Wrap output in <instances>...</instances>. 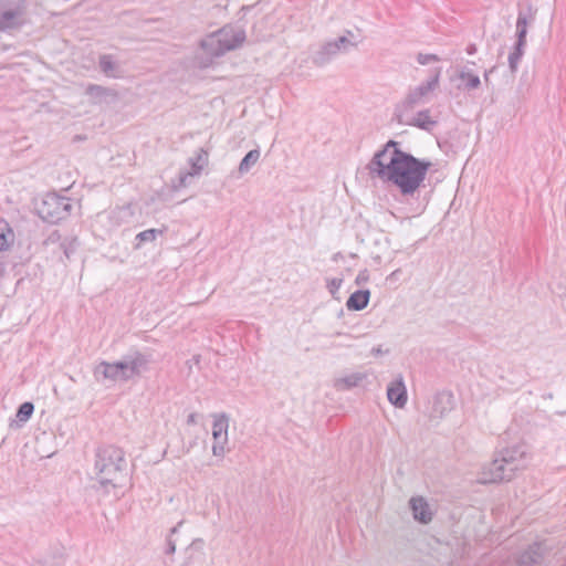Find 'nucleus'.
<instances>
[{
    "instance_id": "nucleus-1",
    "label": "nucleus",
    "mask_w": 566,
    "mask_h": 566,
    "mask_svg": "<svg viewBox=\"0 0 566 566\" xmlns=\"http://www.w3.org/2000/svg\"><path fill=\"white\" fill-rule=\"evenodd\" d=\"M431 166V161L403 151L398 142L388 140L374 154L366 170L370 179L396 187L403 197H413Z\"/></svg>"
},
{
    "instance_id": "nucleus-2",
    "label": "nucleus",
    "mask_w": 566,
    "mask_h": 566,
    "mask_svg": "<svg viewBox=\"0 0 566 566\" xmlns=\"http://www.w3.org/2000/svg\"><path fill=\"white\" fill-rule=\"evenodd\" d=\"M95 471L96 480L106 492L122 488L126 478L124 451L114 446L99 448L96 452Z\"/></svg>"
},
{
    "instance_id": "nucleus-3",
    "label": "nucleus",
    "mask_w": 566,
    "mask_h": 566,
    "mask_svg": "<svg viewBox=\"0 0 566 566\" xmlns=\"http://www.w3.org/2000/svg\"><path fill=\"white\" fill-rule=\"evenodd\" d=\"M245 31L237 25L226 24L221 29L209 33L200 41V48L209 56V60L201 61V67H208L212 59L220 57L229 51H234L245 42Z\"/></svg>"
},
{
    "instance_id": "nucleus-4",
    "label": "nucleus",
    "mask_w": 566,
    "mask_h": 566,
    "mask_svg": "<svg viewBox=\"0 0 566 566\" xmlns=\"http://www.w3.org/2000/svg\"><path fill=\"white\" fill-rule=\"evenodd\" d=\"M440 77L441 67H436L428 81L409 90L403 101L398 105V113H408L417 106L424 104L429 99L430 94L438 88Z\"/></svg>"
},
{
    "instance_id": "nucleus-5",
    "label": "nucleus",
    "mask_w": 566,
    "mask_h": 566,
    "mask_svg": "<svg viewBox=\"0 0 566 566\" xmlns=\"http://www.w3.org/2000/svg\"><path fill=\"white\" fill-rule=\"evenodd\" d=\"M27 0H0V31L18 30L27 23Z\"/></svg>"
},
{
    "instance_id": "nucleus-6",
    "label": "nucleus",
    "mask_w": 566,
    "mask_h": 566,
    "mask_svg": "<svg viewBox=\"0 0 566 566\" xmlns=\"http://www.w3.org/2000/svg\"><path fill=\"white\" fill-rule=\"evenodd\" d=\"M114 363L116 364L120 381H128L140 376L148 369L150 357L138 350H134L124 355L120 360Z\"/></svg>"
},
{
    "instance_id": "nucleus-7",
    "label": "nucleus",
    "mask_w": 566,
    "mask_h": 566,
    "mask_svg": "<svg viewBox=\"0 0 566 566\" xmlns=\"http://www.w3.org/2000/svg\"><path fill=\"white\" fill-rule=\"evenodd\" d=\"M71 208L72 205L67 198L49 193L39 206L38 213L44 221L56 223L70 214Z\"/></svg>"
},
{
    "instance_id": "nucleus-8",
    "label": "nucleus",
    "mask_w": 566,
    "mask_h": 566,
    "mask_svg": "<svg viewBox=\"0 0 566 566\" xmlns=\"http://www.w3.org/2000/svg\"><path fill=\"white\" fill-rule=\"evenodd\" d=\"M345 33V35H342L336 40L324 43L314 54L313 63L317 66H323L338 53L348 52L350 49L356 48L357 43L352 41L354 33L350 30H346Z\"/></svg>"
},
{
    "instance_id": "nucleus-9",
    "label": "nucleus",
    "mask_w": 566,
    "mask_h": 566,
    "mask_svg": "<svg viewBox=\"0 0 566 566\" xmlns=\"http://www.w3.org/2000/svg\"><path fill=\"white\" fill-rule=\"evenodd\" d=\"M228 428L229 418L224 413L214 416L212 424V453L214 457H223L226 453V446L228 443Z\"/></svg>"
},
{
    "instance_id": "nucleus-10",
    "label": "nucleus",
    "mask_w": 566,
    "mask_h": 566,
    "mask_svg": "<svg viewBox=\"0 0 566 566\" xmlns=\"http://www.w3.org/2000/svg\"><path fill=\"white\" fill-rule=\"evenodd\" d=\"M515 474V471H509V465L502 461L497 454L496 458L484 468L482 472V483H497L502 481H510Z\"/></svg>"
},
{
    "instance_id": "nucleus-11",
    "label": "nucleus",
    "mask_w": 566,
    "mask_h": 566,
    "mask_svg": "<svg viewBox=\"0 0 566 566\" xmlns=\"http://www.w3.org/2000/svg\"><path fill=\"white\" fill-rule=\"evenodd\" d=\"M526 454L527 451L525 444H514L499 452V455L502 458V461H504L509 465V471L515 472L525 467Z\"/></svg>"
},
{
    "instance_id": "nucleus-12",
    "label": "nucleus",
    "mask_w": 566,
    "mask_h": 566,
    "mask_svg": "<svg viewBox=\"0 0 566 566\" xmlns=\"http://www.w3.org/2000/svg\"><path fill=\"white\" fill-rule=\"evenodd\" d=\"M453 80L459 81L457 88L464 92H472L481 86L480 76L465 65L457 69Z\"/></svg>"
},
{
    "instance_id": "nucleus-13",
    "label": "nucleus",
    "mask_w": 566,
    "mask_h": 566,
    "mask_svg": "<svg viewBox=\"0 0 566 566\" xmlns=\"http://www.w3.org/2000/svg\"><path fill=\"white\" fill-rule=\"evenodd\" d=\"M387 398L397 408H403L408 400L407 388L402 375H398L387 388Z\"/></svg>"
},
{
    "instance_id": "nucleus-14",
    "label": "nucleus",
    "mask_w": 566,
    "mask_h": 566,
    "mask_svg": "<svg viewBox=\"0 0 566 566\" xmlns=\"http://www.w3.org/2000/svg\"><path fill=\"white\" fill-rule=\"evenodd\" d=\"M93 376L97 382L114 384L120 381L115 363L101 361L93 369Z\"/></svg>"
},
{
    "instance_id": "nucleus-15",
    "label": "nucleus",
    "mask_w": 566,
    "mask_h": 566,
    "mask_svg": "<svg viewBox=\"0 0 566 566\" xmlns=\"http://www.w3.org/2000/svg\"><path fill=\"white\" fill-rule=\"evenodd\" d=\"M409 505L415 520L423 524H427L432 520V513L429 504L422 496L411 497Z\"/></svg>"
},
{
    "instance_id": "nucleus-16",
    "label": "nucleus",
    "mask_w": 566,
    "mask_h": 566,
    "mask_svg": "<svg viewBox=\"0 0 566 566\" xmlns=\"http://www.w3.org/2000/svg\"><path fill=\"white\" fill-rule=\"evenodd\" d=\"M405 114L406 113L398 114L400 123L416 126L424 130H430L437 124V122L431 118L429 109L418 112L411 119H405Z\"/></svg>"
},
{
    "instance_id": "nucleus-17",
    "label": "nucleus",
    "mask_w": 566,
    "mask_h": 566,
    "mask_svg": "<svg viewBox=\"0 0 566 566\" xmlns=\"http://www.w3.org/2000/svg\"><path fill=\"white\" fill-rule=\"evenodd\" d=\"M367 373L357 371L338 377L334 380V388L338 391L350 390L358 387L367 379Z\"/></svg>"
},
{
    "instance_id": "nucleus-18",
    "label": "nucleus",
    "mask_w": 566,
    "mask_h": 566,
    "mask_svg": "<svg viewBox=\"0 0 566 566\" xmlns=\"http://www.w3.org/2000/svg\"><path fill=\"white\" fill-rule=\"evenodd\" d=\"M453 409V395L448 391L439 392L434 397L433 412L439 417H443Z\"/></svg>"
},
{
    "instance_id": "nucleus-19",
    "label": "nucleus",
    "mask_w": 566,
    "mask_h": 566,
    "mask_svg": "<svg viewBox=\"0 0 566 566\" xmlns=\"http://www.w3.org/2000/svg\"><path fill=\"white\" fill-rule=\"evenodd\" d=\"M541 562V545L534 544L520 556L517 566H538Z\"/></svg>"
},
{
    "instance_id": "nucleus-20",
    "label": "nucleus",
    "mask_w": 566,
    "mask_h": 566,
    "mask_svg": "<svg viewBox=\"0 0 566 566\" xmlns=\"http://www.w3.org/2000/svg\"><path fill=\"white\" fill-rule=\"evenodd\" d=\"M369 298V290H358L348 297L346 307L349 311H361L368 305Z\"/></svg>"
},
{
    "instance_id": "nucleus-21",
    "label": "nucleus",
    "mask_w": 566,
    "mask_h": 566,
    "mask_svg": "<svg viewBox=\"0 0 566 566\" xmlns=\"http://www.w3.org/2000/svg\"><path fill=\"white\" fill-rule=\"evenodd\" d=\"M209 161V153L205 148H199L193 156L188 159L191 167V174L199 176Z\"/></svg>"
},
{
    "instance_id": "nucleus-22",
    "label": "nucleus",
    "mask_w": 566,
    "mask_h": 566,
    "mask_svg": "<svg viewBox=\"0 0 566 566\" xmlns=\"http://www.w3.org/2000/svg\"><path fill=\"white\" fill-rule=\"evenodd\" d=\"M14 232L6 221H0V252L9 250L14 243Z\"/></svg>"
},
{
    "instance_id": "nucleus-23",
    "label": "nucleus",
    "mask_w": 566,
    "mask_h": 566,
    "mask_svg": "<svg viewBox=\"0 0 566 566\" xmlns=\"http://www.w3.org/2000/svg\"><path fill=\"white\" fill-rule=\"evenodd\" d=\"M260 155L261 154L259 149L250 150L239 164V175L242 176L244 174H248L250 169L259 161Z\"/></svg>"
},
{
    "instance_id": "nucleus-24",
    "label": "nucleus",
    "mask_w": 566,
    "mask_h": 566,
    "mask_svg": "<svg viewBox=\"0 0 566 566\" xmlns=\"http://www.w3.org/2000/svg\"><path fill=\"white\" fill-rule=\"evenodd\" d=\"M534 20V15L531 13L530 17L526 14L520 12L517 20H516V35L517 39H520V43H522V40H526L527 34V25L530 22Z\"/></svg>"
},
{
    "instance_id": "nucleus-25",
    "label": "nucleus",
    "mask_w": 566,
    "mask_h": 566,
    "mask_svg": "<svg viewBox=\"0 0 566 566\" xmlns=\"http://www.w3.org/2000/svg\"><path fill=\"white\" fill-rule=\"evenodd\" d=\"M164 233V230L159 229H147L142 232H139L136 237V244L135 249H139L143 243L145 242H154L158 235H161Z\"/></svg>"
},
{
    "instance_id": "nucleus-26",
    "label": "nucleus",
    "mask_w": 566,
    "mask_h": 566,
    "mask_svg": "<svg viewBox=\"0 0 566 566\" xmlns=\"http://www.w3.org/2000/svg\"><path fill=\"white\" fill-rule=\"evenodd\" d=\"M525 44L526 40H522V43H520V39H517L514 51L509 55V64L512 72H515L517 69V64L523 55V49Z\"/></svg>"
},
{
    "instance_id": "nucleus-27",
    "label": "nucleus",
    "mask_w": 566,
    "mask_h": 566,
    "mask_svg": "<svg viewBox=\"0 0 566 566\" xmlns=\"http://www.w3.org/2000/svg\"><path fill=\"white\" fill-rule=\"evenodd\" d=\"M33 411H34L33 403L25 401L22 405H20V407L18 408L15 417L19 422L24 423L31 418Z\"/></svg>"
},
{
    "instance_id": "nucleus-28",
    "label": "nucleus",
    "mask_w": 566,
    "mask_h": 566,
    "mask_svg": "<svg viewBox=\"0 0 566 566\" xmlns=\"http://www.w3.org/2000/svg\"><path fill=\"white\" fill-rule=\"evenodd\" d=\"M99 67L103 73L107 76L113 75V71L116 69V63L113 61L111 55L104 54L99 57Z\"/></svg>"
},
{
    "instance_id": "nucleus-29",
    "label": "nucleus",
    "mask_w": 566,
    "mask_h": 566,
    "mask_svg": "<svg viewBox=\"0 0 566 566\" xmlns=\"http://www.w3.org/2000/svg\"><path fill=\"white\" fill-rule=\"evenodd\" d=\"M108 88L96 84H90L86 88V94L92 97H103L108 95Z\"/></svg>"
},
{
    "instance_id": "nucleus-30",
    "label": "nucleus",
    "mask_w": 566,
    "mask_h": 566,
    "mask_svg": "<svg viewBox=\"0 0 566 566\" xmlns=\"http://www.w3.org/2000/svg\"><path fill=\"white\" fill-rule=\"evenodd\" d=\"M417 62L421 65H427L432 62H439L440 57L437 54H424V53H418L417 55Z\"/></svg>"
},
{
    "instance_id": "nucleus-31",
    "label": "nucleus",
    "mask_w": 566,
    "mask_h": 566,
    "mask_svg": "<svg viewBox=\"0 0 566 566\" xmlns=\"http://www.w3.org/2000/svg\"><path fill=\"white\" fill-rule=\"evenodd\" d=\"M342 284H343V280L337 279V277H334V279H331L327 281V289L334 298H336V294H337L338 290L340 289Z\"/></svg>"
},
{
    "instance_id": "nucleus-32",
    "label": "nucleus",
    "mask_w": 566,
    "mask_h": 566,
    "mask_svg": "<svg viewBox=\"0 0 566 566\" xmlns=\"http://www.w3.org/2000/svg\"><path fill=\"white\" fill-rule=\"evenodd\" d=\"M196 175H192L191 171H180L178 177V188H184L188 185V178L195 177Z\"/></svg>"
},
{
    "instance_id": "nucleus-33",
    "label": "nucleus",
    "mask_w": 566,
    "mask_h": 566,
    "mask_svg": "<svg viewBox=\"0 0 566 566\" xmlns=\"http://www.w3.org/2000/svg\"><path fill=\"white\" fill-rule=\"evenodd\" d=\"M175 552H176V543L170 536H168L166 554L172 555Z\"/></svg>"
},
{
    "instance_id": "nucleus-34",
    "label": "nucleus",
    "mask_w": 566,
    "mask_h": 566,
    "mask_svg": "<svg viewBox=\"0 0 566 566\" xmlns=\"http://www.w3.org/2000/svg\"><path fill=\"white\" fill-rule=\"evenodd\" d=\"M61 239V235L57 231H53L49 237L48 239L44 241V244H49V243H55V242H59Z\"/></svg>"
},
{
    "instance_id": "nucleus-35",
    "label": "nucleus",
    "mask_w": 566,
    "mask_h": 566,
    "mask_svg": "<svg viewBox=\"0 0 566 566\" xmlns=\"http://www.w3.org/2000/svg\"><path fill=\"white\" fill-rule=\"evenodd\" d=\"M367 281H368V273H367V271H366V270L360 271V272L358 273V275L356 276V283H357L358 285H360V284H363V283H365V282H367Z\"/></svg>"
},
{
    "instance_id": "nucleus-36",
    "label": "nucleus",
    "mask_w": 566,
    "mask_h": 566,
    "mask_svg": "<svg viewBox=\"0 0 566 566\" xmlns=\"http://www.w3.org/2000/svg\"><path fill=\"white\" fill-rule=\"evenodd\" d=\"M476 50H478V49H476V45H475V44H469V45L467 46V50H465V51H467V53H468L469 55H473V54H475V53H476Z\"/></svg>"
},
{
    "instance_id": "nucleus-37",
    "label": "nucleus",
    "mask_w": 566,
    "mask_h": 566,
    "mask_svg": "<svg viewBox=\"0 0 566 566\" xmlns=\"http://www.w3.org/2000/svg\"><path fill=\"white\" fill-rule=\"evenodd\" d=\"M494 67L490 69V70H486L483 74V78H484V82L485 84H489L490 82V75L491 73L493 72Z\"/></svg>"
},
{
    "instance_id": "nucleus-38",
    "label": "nucleus",
    "mask_w": 566,
    "mask_h": 566,
    "mask_svg": "<svg viewBox=\"0 0 566 566\" xmlns=\"http://www.w3.org/2000/svg\"><path fill=\"white\" fill-rule=\"evenodd\" d=\"M385 352L382 350L381 346L374 347L371 349V354L375 356L382 355Z\"/></svg>"
},
{
    "instance_id": "nucleus-39",
    "label": "nucleus",
    "mask_w": 566,
    "mask_h": 566,
    "mask_svg": "<svg viewBox=\"0 0 566 566\" xmlns=\"http://www.w3.org/2000/svg\"><path fill=\"white\" fill-rule=\"evenodd\" d=\"M196 417H197V416H196V413H190V415L188 416L187 423H188V424H195V423L197 422Z\"/></svg>"
},
{
    "instance_id": "nucleus-40",
    "label": "nucleus",
    "mask_w": 566,
    "mask_h": 566,
    "mask_svg": "<svg viewBox=\"0 0 566 566\" xmlns=\"http://www.w3.org/2000/svg\"><path fill=\"white\" fill-rule=\"evenodd\" d=\"M184 521H180L176 526H174L171 530H170V537L176 534L178 531H179V527L182 525Z\"/></svg>"
},
{
    "instance_id": "nucleus-41",
    "label": "nucleus",
    "mask_w": 566,
    "mask_h": 566,
    "mask_svg": "<svg viewBox=\"0 0 566 566\" xmlns=\"http://www.w3.org/2000/svg\"><path fill=\"white\" fill-rule=\"evenodd\" d=\"M62 247L64 248V254L66 255V258H70V253L72 252V250L67 247H64V244H62Z\"/></svg>"
},
{
    "instance_id": "nucleus-42",
    "label": "nucleus",
    "mask_w": 566,
    "mask_h": 566,
    "mask_svg": "<svg viewBox=\"0 0 566 566\" xmlns=\"http://www.w3.org/2000/svg\"><path fill=\"white\" fill-rule=\"evenodd\" d=\"M197 544H202V539H201V538H196V539L191 543V545L189 546V548H190L191 546L197 545Z\"/></svg>"
},
{
    "instance_id": "nucleus-43",
    "label": "nucleus",
    "mask_w": 566,
    "mask_h": 566,
    "mask_svg": "<svg viewBox=\"0 0 566 566\" xmlns=\"http://www.w3.org/2000/svg\"><path fill=\"white\" fill-rule=\"evenodd\" d=\"M190 565H191V558L189 557V558H187V559L184 562L182 566H190Z\"/></svg>"
}]
</instances>
